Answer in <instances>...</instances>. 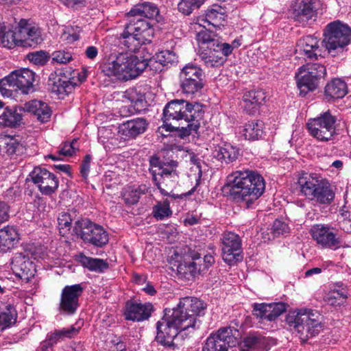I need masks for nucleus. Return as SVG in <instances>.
Returning <instances> with one entry per match:
<instances>
[{
  "mask_svg": "<svg viewBox=\"0 0 351 351\" xmlns=\"http://www.w3.org/2000/svg\"><path fill=\"white\" fill-rule=\"evenodd\" d=\"M292 18L302 25H306L317 16L315 3L312 0H295L292 6Z\"/></svg>",
  "mask_w": 351,
  "mask_h": 351,
  "instance_id": "22",
  "label": "nucleus"
},
{
  "mask_svg": "<svg viewBox=\"0 0 351 351\" xmlns=\"http://www.w3.org/2000/svg\"><path fill=\"white\" fill-rule=\"evenodd\" d=\"M78 262L90 271L103 273L108 269L109 265L106 261L101 258H92L80 254L77 256Z\"/></svg>",
  "mask_w": 351,
  "mask_h": 351,
  "instance_id": "36",
  "label": "nucleus"
},
{
  "mask_svg": "<svg viewBox=\"0 0 351 351\" xmlns=\"http://www.w3.org/2000/svg\"><path fill=\"white\" fill-rule=\"evenodd\" d=\"M203 73L200 68L193 64L186 65L180 74L181 87L184 93L194 95L204 86Z\"/></svg>",
  "mask_w": 351,
  "mask_h": 351,
  "instance_id": "17",
  "label": "nucleus"
},
{
  "mask_svg": "<svg viewBox=\"0 0 351 351\" xmlns=\"http://www.w3.org/2000/svg\"><path fill=\"white\" fill-rule=\"evenodd\" d=\"M239 331L234 327L219 328L206 339L202 351H228L238 343Z\"/></svg>",
  "mask_w": 351,
  "mask_h": 351,
  "instance_id": "12",
  "label": "nucleus"
},
{
  "mask_svg": "<svg viewBox=\"0 0 351 351\" xmlns=\"http://www.w3.org/2000/svg\"><path fill=\"white\" fill-rule=\"evenodd\" d=\"M17 229L12 226H6L0 229V252H7L19 241Z\"/></svg>",
  "mask_w": 351,
  "mask_h": 351,
  "instance_id": "32",
  "label": "nucleus"
},
{
  "mask_svg": "<svg viewBox=\"0 0 351 351\" xmlns=\"http://www.w3.org/2000/svg\"><path fill=\"white\" fill-rule=\"evenodd\" d=\"M98 54V49L95 46H88L85 50L86 56L91 60L95 59Z\"/></svg>",
  "mask_w": 351,
  "mask_h": 351,
  "instance_id": "63",
  "label": "nucleus"
},
{
  "mask_svg": "<svg viewBox=\"0 0 351 351\" xmlns=\"http://www.w3.org/2000/svg\"><path fill=\"white\" fill-rule=\"evenodd\" d=\"M28 59L35 64L43 65L48 59L49 56L44 51H36L27 55Z\"/></svg>",
  "mask_w": 351,
  "mask_h": 351,
  "instance_id": "53",
  "label": "nucleus"
},
{
  "mask_svg": "<svg viewBox=\"0 0 351 351\" xmlns=\"http://www.w3.org/2000/svg\"><path fill=\"white\" fill-rule=\"evenodd\" d=\"M221 242L222 258L226 263L234 265L242 260V243L238 234L232 232H225L222 235Z\"/></svg>",
  "mask_w": 351,
  "mask_h": 351,
  "instance_id": "18",
  "label": "nucleus"
},
{
  "mask_svg": "<svg viewBox=\"0 0 351 351\" xmlns=\"http://www.w3.org/2000/svg\"><path fill=\"white\" fill-rule=\"evenodd\" d=\"M12 269L16 276L29 282L36 272L34 264L21 254H16L12 261Z\"/></svg>",
  "mask_w": 351,
  "mask_h": 351,
  "instance_id": "25",
  "label": "nucleus"
},
{
  "mask_svg": "<svg viewBox=\"0 0 351 351\" xmlns=\"http://www.w3.org/2000/svg\"><path fill=\"white\" fill-rule=\"evenodd\" d=\"M19 46L34 47L43 41L38 27L26 19H21L16 28Z\"/></svg>",
  "mask_w": 351,
  "mask_h": 351,
  "instance_id": "20",
  "label": "nucleus"
},
{
  "mask_svg": "<svg viewBox=\"0 0 351 351\" xmlns=\"http://www.w3.org/2000/svg\"><path fill=\"white\" fill-rule=\"evenodd\" d=\"M203 106L199 103H189L184 99H173L163 109V124L159 129L167 132L176 131L181 138L197 133L200 121L204 117Z\"/></svg>",
  "mask_w": 351,
  "mask_h": 351,
  "instance_id": "2",
  "label": "nucleus"
},
{
  "mask_svg": "<svg viewBox=\"0 0 351 351\" xmlns=\"http://www.w3.org/2000/svg\"><path fill=\"white\" fill-rule=\"evenodd\" d=\"M204 29L200 30L196 34L197 41L199 45H207L208 49L213 47L214 51L221 52L224 56H230L234 49L241 45L239 38L234 39L230 44L223 43L218 38L217 34L212 29L213 27H206V25L199 23Z\"/></svg>",
  "mask_w": 351,
  "mask_h": 351,
  "instance_id": "13",
  "label": "nucleus"
},
{
  "mask_svg": "<svg viewBox=\"0 0 351 351\" xmlns=\"http://www.w3.org/2000/svg\"><path fill=\"white\" fill-rule=\"evenodd\" d=\"M289 227L285 222L275 220L272 225V231L275 235L283 234L288 232Z\"/></svg>",
  "mask_w": 351,
  "mask_h": 351,
  "instance_id": "58",
  "label": "nucleus"
},
{
  "mask_svg": "<svg viewBox=\"0 0 351 351\" xmlns=\"http://www.w3.org/2000/svg\"><path fill=\"white\" fill-rule=\"evenodd\" d=\"M347 293L343 290L330 291L326 298V301L332 306H339L343 304L347 298Z\"/></svg>",
  "mask_w": 351,
  "mask_h": 351,
  "instance_id": "50",
  "label": "nucleus"
},
{
  "mask_svg": "<svg viewBox=\"0 0 351 351\" xmlns=\"http://www.w3.org/2000/svg\"><path fill=\"white\" fill-rule=\"evenodd\" d=\"M147 59H141L129 53H119L110 56L104 64L103 73L117 80L128 81L138 76L148 66Z\"/></svg>",
  "mask_w": 351,
  "mask_h": 351,
  "instance_id": "4",
  "label": "nucleus"
},
{
  "mask_svg": "<svg viewBox=\"0 0 351 351\" xmlns=\"http://www.w3.org/2000/svg\"><path fill=\"white\" fill-rule=\"evenodd\" d=\"M77 143L76 140H73L71 143H65L59 151V153L66 156H72L75 151L74 145Z\"/></svg>",
  "mask_w": 351,
  "mask_h": 351,
  "instance_id": "59",
  "label": "nucleus"
},
{
  "mask_svg": "<svg viewBox=\"0 0 351 351\" xmlns=\"http://www.w3.org/2000/svg\"><path fill=\"white\" fill-rule=\"evenodd\" d=\"M326 74V69L321 64H306L300 66L295 73L300 95L305 96L308 92L314 90L318 86L319 80L324 77Z\"/></svg>",
  "mask_w": 351,
  "mask_h": 351,
  "instance_id": "11",
  "label": "nucleus"
},
{
  "mask_svg": "<svg viewBox=\"0 0 351 351\" xmlns=\"http://www.w3.org/2000/svg\"><path fill=\"white\" fill-rule=\"evenodd\" d=\"M324 36L326 49L329 53L335 56L350 43L351 29L348 25L336 21L326 25Z\"/></svg>",
  "mask_w": 351,
  "mask_h": 351,
  "instance_id": "8",
  "label": "nucleus"
},
{
  "mask_svg": "<svg viewBox=\"0 0 351 351\" xmlns=\"http://www.w3.org/2000/svg\"><path fill=\"white\" fill-rule=\"evenodd\" d=\"M80 28L76 27V29L73 27H67L66 31L62 34V38L69 43H72L80 38Z\"/></svg>",
  "mask_w": 351,
  "mask_h": 351,
  "instance_id": "54",
  "label": "nucleus"
},
{
  "mask_svg": "<svg viewBox=\"0 0 351 351\" xmlns=\"http://www.w3.org/2000/svg\"><path fill=\"white\" fill-rule=\"evenodd\" d=\"M215 262V258L211 254H206L204 256L203 260L202 259V271H204L209 268Z\"/></svg>",
  "mask_w": 351,
  "mask_h": 351,
  "instance_id": "62",
  "label": "nucleus"
},
{
  "mask_svg": "<svg viewBox=\"0 0 351 351\" xmlns=\"http://www.w3.org/2000/svg\"><path fill=\"white\" fill-rule=\"evenodd\" d=\"M242 132L245 139L258 140L263 133V123L258 120L249 121L243 126Z\"/></svg>",
  "mask_w": 351,
  "mask_h": 351,
  "instance_id": "41",
  "label": "nucleus"
},
{
  "mask_svg": "<svg viewBox=\"0 0 351 351\" xmlns=\"http://www.w3.org/2000/svg\"><path fill=\"white\" fill-rule=\"evenodd\" d=\"M128 16H136L147 20H157L159 9L153 3L143 2L134 6L128 13Z\"/></svg>",
  "mask_w": 351,
  "mask_h": 351,
  "instance_id": "34",
  "label": "nucleus"
},
{
  "mask_svg": "<svg viewBox=\"0 0 351 351\" xmlns=\"http://www.w3.org/2000/svg\"><path fill=\"white\" fill-rule=\"evenodd\" d=\"M124 97L131 103L130 114L140 112L145 109L147 101L145 95L136 89H130L124 93Z\"/></svg>",
  "mask_w": 351,
  "mask_h": 351,
  "instance_id": "40",
  "label": "nucleus"
},
{
  "mask_svg": "<svg viewBox=\"0 0 351 351\" xmlns=\"http://www.w3.org/2000/svg\"><path fill=\"white\" fill-rule=\"evenodd\" d=\"M147 123L145 119L136 118L127 121L119 126L118 132L124 140L135 138L147 129Z\"/></svg>",
  "mask_w": 351,
  "mask_h": 351,
  "instance_id": "27",
  "label": "nucleus"
},
{
  "mask_svg": "<svg viewBox=\"0 0 351 351\" xmlns=\"http://www.w3.org/2000/svg\"><path fill=\"white\" fill-rule=\"evenodd\" d=\"M225 18L223 9L219 5H215L208 9L205 14L198 19V21L204 25L207 24L208 27L217 29L223 26Z\"/></svg>",
  "mask_w": 351,
  "mask_h": 351,
  "instance_id": "31",
  "label": "nucleus"
},
{
  "mask_svg": "<svg viewBox=\"0 0 351 351\" xmlns=\"http://www.w3.org/2000/svg\"><path fill=\"white\" fill-rule=\"evenodd\" d=\"M73 232L85 242L102 247L108 242V234L104 228L88 219L82 218L75 221Z\"/></svg>",
  "mask_w": 351,
  "mask_h": 351,
  "instance_id": "10",
  "label": "nucleus"
},
{
  "mask_svg": "<svg viewBox=\"0 0 351 351\" xmlns=\"http://www.w3.org/2000/svg\"><path fill=\"white\" fill-rule=\"evenodd\" d=\"M34 82L35 73L29 69L14 71L3 79L4 84H6L15 90H19L23 94H29L34 91Z\"/></svg>",
  "mask_w": 351,
  "mask_h": 351,
  "instance_id": "16",
  "label": "nucleus"
},
{
  "mask_svg": "<svg viewBox=\"0 0 351 351\" xmlns=\"http://www.w3.org/2000/svg\"><path fill=\"white\" fill-rule=\"evenodd\" d=\"M206 304L197 298H182L177 306L165 309L161 321L157 322L156 341L172 350L177 348L173 340L193 334L201 324L199 317L205 314Z\"/></svg>",
  "mask_w": 351,
  "mask_h": 351,
  "instance_id": "1",
  "label": "nucleus"
},
{
  "mask_svg": "<svg viewBox=\"0 0 351 351\" xmlns=\"http://www.w3.org/2000/svg\"><path fill=\"white\" fill-rule=\"evenodd\" d=\"M298 184L301 193L306 198L321 204H330L335 198V192L326 180L308 173H302Z\"/></svg>",
  "mask_w": 351,
  "mask_h": 351,
  "instance_id": "7",
  "label": "nucleus"
},
{
  "mask_svg": "<svg viewBox=\"0 0 351 351\" xmlns=\"http://www.w3.org/2000/svg\"><path fill=\"white\" fill-rule=\"evenodd\" d=\"M152 213L157 220H163L169 217L172 215L169 202L165 200L163 202H158L153 207Z\"/></svg>",
  "mask_w": 351,
  "mask_h": 351,
  "instance_id": "47",
  "label": "nucleus"
},
{
  "mask_svg": "<svg viewBox=\"0 0 351 351\" xmlns=\"http://www.w3.org/2000/svg\"><path fill=\"white\" fill-rule=\"evenodd\" d=\"M205 0H181L178 8L180 12L185 15H189L195 9L199 8Z\"/></svg>",
  "mask_w": 351,
  "mask_h": 351,
  "instance_id": "49",
  "label": "nucleus"
},
{
  "mask_svg": "<svg viewBox=\"0 0 351 351\" xmlns=\"http://www.w3.org/2000/svg\"><path fill=\"white\" fill-rule=\"evenodd\" d=\"M17 313L14 307L10 304L3 308H0V330L10 327L15 324Z\"/></svg>",
  "mask_w": 351,
  "mask_h": 351,
  "instance_id": "42",
  "label": "nucleus"
},
{
  "mask_svg": "<svg viewBox=\"0 0 351 351\" xmlns=\"http://www.w3.org/2000/svg\"><path fill=\"white\" fill-rule=\"evenodd\" d=\"M200 59L207 67H218L223 64L226 60V57L221 52H217L213 49V47L208 50L202 51L199 54Z\"/></svg>",
  "mask_w": 351,
  "mask_h": 351,
  "instance_id": "39",
  "label": "nucleus"
},
{
  "mask_svg": "<svg viewBox=\"0 0 351 351\" xmlns=\"http://www.w3.org/2000/svg\"><path fill=\"white\" fill-rule=\"evenodd\" d=\"M29 176L43 195H51L55 193L58 188L59 181L57 177L45 168L35 167Z\"/></svg>",
  "mask_w": 351,
  "mask_h": 351,
  "instance_id": "19",
  "label": "nucleus"
},
{
  "mask_svg": "<svg viewBox=\"0 0 351 351\" xmlns=\"http://www.w3.org/2000/svg\"><path fill=\"white\" fill-rule=\"evenodd\" d=\"M213 154L215 158L221 162L230 164L237 159L239 151L238 148L230 143H225L216 147Z\"/></svg>",
  "mask_w": 351,
  "mask_h": 351,
  "instance_id": "35",
  "label": "nucleus"
},
{
  "mask_svg": "<svg viewBox=\"0 0 351 351\" xmlns=\"http://www.w3.org/2000/svg\"><path fill=\"white\" fill-rule=\"evenodd\" d=\"M23 108L6 107L0 112V128H16L23 123Z\"/></svg>",
  "mask_w": 351,
  "mask_h": 351,
  "instance_id": "28",
  "label": "nucleus"
},
{
  "mask_svg": "<svg viewBox=\"0 0 351 351\" xmlns=\"http://www.w3.org/2000/svg\"><path fill=\"white\" fill-rule=\"evenodd\" d=\"M336 121V116L328 110L314 119H310L306 123V127L313 137L319 141L327 142L333 140L337 134Z\"/></svg>",
  "mask_w": 351,
  "mask_h": 351,
  "instance_id": "9",
  "label": "nucleus"
},
{
  "mask_svg": "<svg viewBox=\"0 0 351 351\" xmlns=\"http://www.w3.org/2000/svg\"><path fill=\"white\" fill-rule=\"evenodd\" d=\"M49 86L51 87V92L58 95H62L70 92L71 86L69 81L62 80L59 77H55L53 79L49 78Z\"/></svg>",
  "mask_w": 351,
  "mask_h": 351,
  "instance_id": "46",
  "label": "nucleus"
},
{
  "mask_svg": "<svg viewBox=\"0 0 351 351\" xmlns=\"http://www.w3.org/2000/svg\"><path fill=\"white\" fill-rule=\"evenodd\" d=\"M152 310L153 306L150 303L128 301L125 305L124 316L127 320L141 322L150 317Z\"/></svg>",
  "mask_w": 351,
  "mask_h": 351,
  "instance_id": "26",
  "label": "nucleus"
},
{
  "mask_svg": "<svg viewBox=\"0 0 351 351\" xmlns=\"http://www.w3.org/2000/svg\"><path fill=\"white\" fill-rule=\"evenodd\" d=\"M91 159H92V157L90 155H89V154L86 155V156L84 157V158L82 161V165H81L80 173H81V175L84 180H87V179H88V173H89L90 168Z\"/></svg>",
  "mask_w": 351,
  "mask_h": 351,
  "instance_id": "56",
  "label": "nucleus"
},
{
  "mask_svg": "<svg viewBox=\"0 0 351 351\" xmlns=\"http://www.w3.org/2000/svg\"><path fill=\"white\" fill-rule=\"evenodd\" d=\"M49 339L52 343H57L60 340H63V336L60 332V330H57L51 333Z\"/></svg>",
  "mask_w": 351,
  "mask_h": 351,
  "instance_id": "64",
  "label": "nucleus"
},
{
  "mask_svg": "<svg viewBox=\"0 0 351 351\" xmlns=\"http://www.w3.org/2000/svg\"><path fill=\"white\" fill-rule=\"evenodd\" d=\"M0 45L9 49L19 46L16 32L5 26L0 34Z\"/></svg>",
  "mask_w": 351,
  "mask_h": 351,
  "instance_id": "45",
  "label": "nucleus"
},
{
  "mask_svg": "<svg viewBox=\"0 0 351 351\" xmlns=\"http://www.w3.org/2000/svg\"><path fill=\"white\" fill-rule=\"evenodd\" d=\"M202 258L199 256H194L190 260H184L176 265L178 275L181 278L186 280L193 279L196 275L201 272Z\"/></svg>",
  "mask_w": 351,
  "mask_h": 351,
  "instance_id": "30",
  "label": "nucleus"
},
{
  "mask_svg": "<svg viewBox=\"0 0 351 351\" xmlns=\"http://www.w3.org/2000/svg\"><path fill=\"white\" fill-rule=\"evenodd\" d=\"M80 328L77 327L76 328L74 326H71L69 328H64L62 329H60V332L63 336V338H72L76 336L79 331Z\"/></svg>",
  "mask_w": 351,
  "mask_h": 351,
  "instance_id": "60",
  "label": "nucleus"
},
{
  "mask_svg": "<svg viewBox=\"0 0 351 351\" xmlns=\"http://www.w3.org/2000/svg\"><path fill=\"white\" fill-rule=\"evenodd\" d=\"M71 60L72 55L69 51L60 50L52 53V60L58 64H66Z\"/></svg>",
  "mask_w": 351,
  "mask_h": 351,
  "instance_id": "52",
  "label": "nucleus"
},
{
  "mask_svg": "<svg viewBox=\"0 0 351 351\" xmlns=\"http://www.w3.org/2000/svg\"><path fill=\"white\" fill-rule=\"evenodd\" d=\"M23 110L35 115L41 123L47 122L51 115V110L48 104L39 100L26 102Z\"/></svg>",
  "mask_w": 351,
  "mask_h": 351,
  "instance_id": "33",
  "label": "nucleus"
},
{
  "mask_svg": "<svg viewBox=\"0 0 351 351\" xmlns=\"http://www.w3.org/2000/svg\"><path fill=\"white\" fill-rule=\"evenodd\" d=\"M129 23L126 25L130 32L136 33L143 43H149L154 37V28L150 21L136 16H128Z\"/></svg>",
  "mask_w": 351,
  "mask_h": 351,
  "instance_id": "23",
  "label": "nucleus"
},
{
  "mask_svg": "<svg viewBox=\"0 0 351 351\" xmlns=\"http://www.w3.org/2000/svg\"><path fill=\"white\" fill-rule=\"evenodd\" d=\"M285 311L286 305L284 302L253 304L254 315L262 321H274Z\"/></svg>",
  "mask_w": 351,
  "mask_h": 351,
  "instance_id": "24",
  "label": "nucleus"
},
{
  "mask_svg": "<svg viewBox=\"0 0 351 351\" xmlns=\"http://www.w3.org/2000/svg\"><path fill=\"white\" fill-rule=\"evenodd\" d=\"M146 59L149 62L148 66H151L153 62H159L160 64L165 66L177 62L176 53L169 50L161 51L156 53L152 58Z\"/></svg>",
  "mask_w": 351,
  "mask_h": 351,
  "instance_id": "44",
  "label": "nucleus"
},
{
  "mask_svg": "<svg viewBox=\"0 0 351 351\" xmlns=\"http://www.w3.org/2000/svg\"><path fill=\"white\" fill-rule=\"evenodd\" d=\"M321 315L316 311L302 308L289 313L285 319L291 330L295 332L302 343L317 335L323 328Z\"/></svg>",
  "mask_w": 351,
  "mask_h": 351,
  "instance_id": "6",
  "label": "nucleus"
},
{
  "mask_svg": "<svg viewBox=\"0 0 351 351\" xmlns=\"http://www.w3.org/2000/svg\"><path fill=\"white\" fill-rule=\"evenodd\" d=\"M319 40L312 36H306L298 40L295 47L296 58L315 59L322 56L323 49Z\"/></svg>",
  "mask_w": 351,
  "mask_h": 351,
  "instance_id": "21",
  "label": "nucleus"
},
{
  "mask_svg": "<svg viewBox=\"0 0 351 351\" xmlns=\"http://www.w3.org/2000/svg\"><path fill=\"white\" fill-rule=\"evenodd\" d=\"M178 165V162L175 160L162 162L157 156H152L149 159V170L152 174L154 185L162 195L171 196L174 199L190 195L195 189V187H193L188 193L180 195L171 194L169 192V191H171L179 182V173L177 171Z\"/></svg>",
  "mask_w": 351,
  "mask_h": 351,
  "instance_id": "5",
  "label": "nucleus"
},
{
  "mask_svg": "<svg viewBox=\"0 0 351 351\" xmlns=\"http://www.w3.org/2000/svg\"><path fill=\"white\" fill-rule=\"evenodd\" d=\"M265 182L256 171L243 169L229 174L223 191L241 206L250 208L263 195Z\"/></svg>",
  "mask_w": 351,
  "mask_h": 351,
  "instance_id": "3",
  "label": "nucleus"
},
{
  "mask_svg": "<svg viewBox=\"0 0 351 351\" xmlns=\"http://www.w3.org/2000/svg\"><path fill=\"white\" fill-rule=\"evenodd\" d=\"M77 218L75 211L62 213L58 218L59 232L62 236H66L69 233L75 234L73 232V227L75 226V221L81 219Z\"/></svg>",
  "mask_w": 351,
  "mask_h": 351,
  "instance_id": "37",
  "label": "nucleus"
},
{
  "mask_svg": "<svg viewBox=\"0 0 351 351\" xmlns=\"http://www.w3.org/2000/svg\"><path fill=\"white\" fill-rule=\"evenodd\" d=\"M262 339L260 336L250 334L245 337L241 341H238L237 344L243 351H249L251 349L258 347L261 343Z\"/></svg>",
  "mask_w": 351,
  "mask_h": 351,
  "instance_id": "48",
  "label": "nucleus"
},
{
  "mask_svg": "<svg viewBox=\"0 0 351 351\" xmlns=\"http://www.w3.org/2000/svg\"><path fill=\"white\" fill-rule=\"evenodd\" d=\"M244 95L259 107L265 102L267 98L266 93L263 90H250L245 93Z\"/></svg>",
  "mask_w": 351,
  "mask_h": 351,
  "instance_id": "51",
  "label": "nucleus"
},
{
  "mask_svg": "<svg viewBox=\"0 0 351 351\" xmlns=\"http://www.w3.org/2000/svg\"><path fill=\"white\" fill-rule=\"evenodd\" d=\"M311 234L317 243L324 248L335 250L342 246V240L337 234V230L331 226L314 225L311 230Z\"/></svg>",
  "mask_w": 351,
  "mask_h": 351,
  "instance_id": "14",
  "label": "nucleus"
},
{
  "mask_svg": "<svg viewBox=\"0 0 351 351\" xmlns=\"http://www.w3.org/2000/svg\"><path fill=\"white\" fill-rule=\"evenodd\" d=\"M9 206L4 202H0V224L9 218Z\"/></svg>",
  "mask_w": 351,
  "mask_h": 351,
  "instance_id": "61",
  "label": "nucleus"
},
{
  "mask_svg": "<svg viewBox=\"0 0 351 351\" xmlns=\"http://www.w3.org/2000/svg\"><path fill=\"white\" fill-rule=\"evenodd\" d=\"M347 93L348 87L346 83L339 78L332 80L325 87V95L328 98L341 99Z\"/></svg>",
  "mask_w": 351,
  "mask_h": 351,
  "instance_id": "38",
  "label": "nucleus"
},
{
  "mask_svg": "<svg viewBox=\"0 0 351 351\" xmlns=\"http://www.w3.org/2000/svg\"><path fill=\"white\" fill-rule=\"evenodd\" d=\"M120 43L130 50H135L141 45H144L139 39L136 33L130 32L126 25L120 35Z\"/></svg>",
  "mask_w": 351,
  "mask_h": 351,
  "instance_id": "43",
  "label": "nucleus"
},
{
  "mask_svg": "<svg viewBox=\"0 0 351 351\" xmlns=\"http://www.w3.org/2000/svg\"><path fill=\"white\" fill-rule=\"evenodd\" d=\"M242 108L243 111L250 115L254 114L259 109V106L253 103L245 95H243L242 101Z\"/></svg>",
  "mask_w": 351,
  "mask_h": 351,
  "instance_id": "55",
  "label": "nucleus"
},
{
  "mask_svg": "<svg viewBox=\"0 0 351 351\" xmlns=\"http://www.w3.org/2000/svg\"><path fill=\"white\" fill-rule=\"evenodd\" d=\"M25 148L20 136L0 134V152L9 156L23 154Z\"/></svg>",
  "mask_w": 351,
  "mask_h": 351,
  "instance_id": "29",
  "label": "nucleus"
},
{
  "mask_svg": "<svg viewBox=\"0 0 351 351\" xmlns=\"http://www.w3.org/2000/svg\"><path fill=\"white\" fill-rule=\"evenodd\" d=\"M123 198L126 204H135L138 202L140 197L137 194L134 188H131L124 193Z\"/></svg>",
  "mask_w": 351,
  "mask_h": 351,
  "instance_id": "57",
  "label": "nucleus"
},
{
  "mask_svg": "<svg viewBox=\"0 0 351 351\" xmlns=\"http://www.w3.org/2000/svg\"><path fill=\"white\" fill-rule=\"evenodd\" d=\"M84 287L81 284L65 286L61 292L58 306L60 313L72 315L75 313L80 306L79 298L82 295Z\"/></svg>",
  "mask_w": 351,
  "mask_h": 351,
  "instance_id": "15",
  "label": "nucleus"
}]
</instances>
